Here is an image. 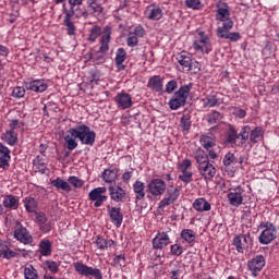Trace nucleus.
Listing matches in <instances>:
<instances>
[{
    "mask_svg": "<svg viewBox=\"0 0 279 279\" xmlns=\"http://www.w3.org/2000/svg\"><path fill=\"white\" fill-rule=\"evenodd\" d=\"M191 88H193V84L183 85L173 94L169 101L170 110H178L182 108V106H186V99H189Z\"/></svg>",
    "mask_w": 279,
    "mask_h": 279,
    "instance_id": "f257e3e1",
    "label": "nucleus"
},
{
    "mask_svg": "<svg viewBox=\"0 0 279 279\" xmlns=\"http://www.w3.org/2000/svg\"><path fill=\"white\" fill-rule=\"evenodd\" d=\"M111 34H112V28L107 26L105 28L104 34H102L101 39H100L99 51L94 52L90 57L93 62H97V64L104 62V60L106 58V52L108 51V49H110L109 45H110Z\"/></svg>",
    "mask_w": 279,
    "mask_h": 279,
    "instance_id": "f03ea898",
    "label": "nucleus"
},
{
    "mask_svg": "<svg viewBox=\"0 0 279 279\" xmlns=\"http://www.w3.org/2000/svg\"><path fill=\"white\" fill-rule=\"evenodd\" d=\"M76 132V136L78 141H81L82 145H89L93 147L95 145V138H97V134L95 131H90V128L86 124H82L74 128Z\"/></svg>",
    "mask_w": 279,
    "mask_h": 279,
    "instance_id": "7ed1b4c3",
    "label": "nucleus"
},
{
    "mask_svg": "<svg viewBox=\"0 0 279 279\" xmlns=\"http://www.w3.org/2000/svg\"><path fill=\"white\" fill-rule=\"evenodd\" d=\"M14 236L20 243H23L24 245H32L34 243V236L29 234V231L19 220L15 221L14 227Z\"/></svg>",
    "mask_w": 279,
    "mask_h": 279,
    "instance_id": "20e7f679",
    "label": "nucleus"
},
{
    "mask_svg": "<svg viewBox=\"0 0 279 279\" xmlns=\"http://www.w3.org/2000/svg\"><path fill=\"white\" fill-rule=\"evenodd\" d=\"M216 21H221L223 23L222 27H218V29H232V27H234V22L230 19V10L228 7L218 8Z\"/></svg>",
    "mask_w": 279,
    "mask_h": 279,
    "instance_id": "39448f33",
    "label": "nucleus"
},
{
    "mask_svg": "<svg viewBox=\"0 0 279 279\" xmlns=\"http://www.w3.org/2000/svg\"><path fill=\"white\" fill-rule=\"evenodd\" d=\"M75 271L80 274L81 276H93L95 279H104V276L101 275V270L98 268H93L90 266H87L83 263H76L74 265Z\"/></svg>",
    "mask_w": 279,
    "mask_h": 279,
    "instance_id": "423d86ee",
    "label": "nucleus"
},
{
    "mask_svg": "<svg viewBox=\"0 0 279 279\" xmlns=\"http://www.w3.org/2000/svg\"><path fill=\"white\" fill-rule=\"evenodd\" d=\"M253 243L254 240L250 234H240L233 239V245L240 254H243L245 250L252 247Z\"/></svg>",
    "mask_w": 279,
    "mask_h": 279,
    "instance_id": "0eeeda50",
    "label": "nucleus"
},
{
    "mask_svg": "<svg viewBox=\"0 0 279 279\" xmlns=\"http://www.w3.org/2000/svg\"><path fill=\"white\" fill-rule=\"evenodd\" d=\"M265 228L266 230L259 234L258 239L262 245H269L278 236V231H276V227L272 223H266Z\"/></svg>",
    "mask_w": 279,
    "mask_h": 279,
    "instance_id": "6e6552de",
    "label": "nucleus"
},
{
    "mask_svg": "<svg viewBox=\"0 0 279 279\" xmlns=\"http://www.w3.org/2000/svg\"><path fill=\"white\" fill-rule=\"evenodd\" d=\"M178 197H180V187L168 189L163 199L159 203V208H167V206H171V204L178 202Z\"/></svg>",
    "mask_w": 279,
    "mask_h": 279,
    "instance_id": "1a4fd4ad",
    "label": "nucleus"
},
{
    "mask_svg": "<svg viewBox=\"0 0 279 279\" xmlns=\"http://www.w3.org/2000/svg\"><path fill=\"white\" fill-rule=\"evenodd\" d=\"M243 193H245V190L241 186L229 190L228 199L231 206L238 207L243 204Z\"/></svg>",
    "mask_w": 279,
    "mask_h": 279,
    "instance_id": "9d476101",
    "label": "nucleus"
},
{
    "mask_svg": "<svg viewBox=\"0 0 279 279\" xmlns=\"http://www.w3.org/2000/svg\"><path fill=\"white\" fill-rule=\"evenodd\" d=\"M198 173L205 181L213 182V178L217 174V169L210 161H208L207 163L198 166Z\"/></svg>",
    "mask_w": 279,
    "mask_h": 279,
    "instance_id": "9b49d317",
    "label": "nucleus"
},
{
    "mask_svg": "<svg viewBox=\"0 0 279 279\" xmlns=\"http://www.w3.org/2000/svg\"><path fill=\"white\" fill-rule=\"evenodd\" d=\"M110 199L116 202L117 204H123L126 202V193L123 187L117 186H109L108 187Z\"/></svg>",
    "mask_w": 279,
    "mask_h": 279,
    "instance_id": "f8f14e48",
    "label": "nucleus"
},
{
    "mask_svg": "<svg viewBox=\"0 0 279 279\" xmlns=\"http://www.w3.org/2000/svg\"><path fill=\"white\" fill-rule=\"evenodd\" d=\"M148 191L155 197H158V195H162L167 191V183L162 179H154L148 184Z\"/></svg>",
    "mask_w": 279,
    "mask_h": 279,
    "instance_id": "ddd939ff",
    "label": "nucleus"
},
{
    "mask_svg": "<svg viewBox=\"0 0 279 279\" xmlns=\"http://www.w3.org/2000/svg\"><path fill=\"white\" fill-rule=\"evenodd\" d=\"M171 243V238L167 232H158L156 236L153 239V247L154 250H165L167 245Z\"/></svg>",
    "mask_w": 279,
    "mask_h": 279,
    "instance_id": "4468645a",
    "label": "nucleus"
},
{
    "mask_svg": "<svg viewBox=\"0 0 279 279\" xmlns=\"http://www.w3.org/2000/svg\"><path fill=\"white\" fill-rule=\"evenodd\" d=\"M64 17L63 25L69 36H75L77 33V26H75V22H73V13L69 12V10L63 9Z\"/></svg>",
    "mask_w": 279,
    "mask_h": 279,
    "instance_id": "2eb2a0df",
    "label": "nucleus"
},
{
    "mask_svg": "<svg viewBox=\"0 0 279 279\" xmlns=\"http://www.w3.org/2000/svg\"><path fill=\"white\" fill-rule=\"evenodd\" d=\"M193 59V54L187 51H181L175 56L177 62L182 66L183 72L191 71V60Z\"/></svg>",
    "mask_w": 279,
    "mask_h": 279,
    "instance_id": "dca6fc26",
    "label": "nucleus"
},
{
    "mask_svg": "<svg viewBox=\"0 0 279 279\" xmlns=\"http://www.w3.org/2000/svg\"><path fill=\"white\" fill-rule=\"evenodd\" d=\"M76 138H77V133L75 131V128L69 129L64 136V142L66 145V149H69V151H73V149H77Z\"/></svg>",
    "mask_w": 279,
    "mask_h": 279,
    "instance_id": "f3484780",
    "label": "nucleus"
},
{
    "mask_svg": "<svg viewBox=\"0 0 279 279\" xmlns=\"http://www.w3.org/2000/svg\"><path fill=\"white\" fill-rule=\"evenodd\" d=\"M114 101L120 110L132 108V96L130 94L120 93L116 96Z\"/></svg>",
    "mask_w": 279,
    "mask_h": 279,
    "instance_id": "a211bd4d",
    "label": "nucleus"
},
{
    "mask_svg": "<svg viewBox=\"0 0 279 279\" xmlns=\"http://www.w3.org/2000/svg\"><path fill=\"white\" fill-rule=\"evenodd\" d=\"M107 210L111 222L114 223L117 228H121V223H123V214L121 213V208L108 206Z\"/></svg>",
    "mask_w": 279,
    "mask_h": 279,
    "instance_id": "6ab92c4d",
    "label": "nucleus"
},
{
    "mask_svg": "<svg viewBox=\"0 0 279 279\" xmlns=\"http://www.w3.org/2000/svg\"><path fill=\"white\" fill-rule=\"evenodd\" d=\"M193 48L196 51H202V53H210L213 51V46L210 45V39L208 37H202L193 43Z\"/></svg>",
    "mask_w": 279,
    "mask_h": 279,
    "instance_id": "aec40b11",
    "label": "nucleus"
},
{
    "mask_svg": "<svg viewBox=\"0 0 279 279\" xmlns=\"http://www.w3.org/2000/svg\"><path fill=\"white\" fill-rule=\"evenodd\" d=\"M265 267V257L263 255H257L255 258L248 262V269L256 276L257 271H260Z\"/></svg>",
    "mask_w": 279,
    "mask_h": 279,
    "instance_id": "412c9836",
    "label": "nucleus"
},
{
    "mask_svg": "<svg viewBox=\"0 0 279 279\" xmlns=\"http://www.w3.org/2000/svg\"><path fill=\"white\" fill-rule=\"evenodd\" d=\"M231 28H217L218 38H226L231 40V43H236L241 40V34L239 33H229Z\"/></svg>",
    "mask_w": 279,
    "mask_h": 279,
    "instance_id": "4be33fe9",
    "label": "nucleus"
},
{
    "mask_svg": "<svg viewBox=\"0 0 279 279\" xmlns=\"http://www.w3.org/2000/svg\"><path fill=\"white\" fill-rule=\"evenodd\" d=\"M145 14L149 21H160V19H162V9L150 4L147 7Z\"/></svg>",
    "mask_w": 279,
    "mask_h": 279,
    "instance_id": "5701e85b",
    "label": "nucleus"
},
{
    "mask_svg": "<svg viewBox=\"0 0 279 279\" xmlns=\"http://www.w3.org/2000/svg\"><path fill=\"white\" fill-rule=\"evenodd\" d=\"M147 88L154 90L155 93H165L162 90V77L160 75H154L148 80Z\"/></svg>",
    "mask_w": 279,
    "mask_h": 279,
    "instance_id": "b1692460",
    "label": "nucleus"
},
{
    "mask_svg": "<svg viewBox=\"0 0 279 279\" xmlns=\"http://www.w3.org/2000/svg\"><path fill=\"white\" fill-rule=\"evenodd\" d=\"M10 167V149L3 144H0V169Z\"/></svg>",
    "mask_w": 279,
    "mask_h": 279,
    "instance_id": "393cba45",
    "label": "nucleus"
},
{
    "mask_svg": "<svg viewBox=\"0 0 279 279\" xmlns=\"http://www.w3.org/2000/svg\"><path fill=\"white\" fill-rule=\"evenodd\" d=\"M88 198L90 199V202H95L94 203L95 208H99L100 206H104V202L108 201V196L101 195L95 190H92L89 192Z\"/></svg>",
    "mask_w": 279,
    "mask_h": 279,
    "instance_id": "a878e982",
    "label": "nucleus"
},
{
    "mask_svg": "<svg viewBox=\"0 0 279 279\" xmlns=\"http://www.w3.org/2000/svg\"><path fill=\"white\" fill-rule=\"evenodd\" d=\"M104 8L101 7V0H87V13L88 14H101Z\"/></svg>",
    "mask_w": 279,
    "mask_h": 279,
    "instance_id": "bb28decb",
    "label": "nucleus"
},
{
    "mask_svg": "<svg viewBox=\"0 0 279 279\" xmlns=\"http://www.w3.org/2000/svg\"><path fill=\"white\" fill-rule=\"evenodd\" d=\"M3 206L4 208H9V210H16L20 206L19 197L12 194L4 196Z\"/></svg>",
    "mask_w": 279,
    "mask_h": 279,
    "instance_id": "cd10ccee",
    "label": "nucleus"
},
{
    "mask_svg": "<svg viewBox=\"0 0 279 279\" xmlns=\"http://www.w3.org/2000/svg\"><path fill=\"white\" fill-rule=\"evenodd\" d=\"M125 58H128V52L125 49L119 48L116 52V65L119 71H125V65H123Z\"/></svg>",
    "mask_w": 279,
    "mask_h": 279,
    "instance_id": "c85d7f7f",
    "label": "nucleus"
},
{
    "mask_svg": "<svg viewBox=\"0 0 279 279\" xmlns=\"http://www.w3.org/2000/svg\"><path fill=\"white\" fill-rule=\"evenodd\" d=\"M27 90H34V93H45L47 90V84L45 81H32L26 85Z\"/></svg>",
    "mask_w": 279,
    "mask_h": 279,
    "instance_id": "c756f323",
    "label": "nucleus"
},
{
    "mask_svg": "<svg viewBox=\"0 0 279 279\" xmlns=\"http://www.w3.org/2000/svg\"><path fill=\"white\" fill-rule=\"evenodd\" d=\"M194 210H197V213H204L210 210V203L206 201V198H197L193 203Z\"/></svg>",
    "mask_w": 279,
    "mask_h": 279,
    "instance_id": "7c9ffc66",
    "label": "nucleus"
},
{
    "mask_svg": "<svg viewBox=\"0 0 279 279\" xmlns=\"http://www.w3.org/2000/svg\"><path fill=\"white\" fill-rule=\"evenodd\" d=\"M51 185L54 186L57 191H65V193H71V185L69 184V182L60 178L52 180Z\"/></svg>",
    "mask_w": 279,
    "mask_h": 279,
    "instance_id": "2f4dec72",
    "label": "nucleus"
},
{
    "mask_svg": "<svg viewBox=\"0 0 279 279\" xmlns=\"http://www.w3.org/2000/svg\"><path fill=\"white\" fill-rule=\"evenodd\" d=\"M133 191L135 193V199L141 201L145 199V183L136 181L133 184Z\"/></svg>",
    "mask_w": 279,
    "mask_h": 279,
    "instance_id": "473e14b6",
    "label": "nucleus"
},
{
    "mask_svg": "<svg viewBox=\"0 0 279 279\" xmlns=\"http://www.w3.org/2000/svg\"><path fill=\"white\" fill-rule=\"evenodd\" d=\"M194 158H195L198 167H202V165H206V163L210 162L208 160V155L202 148L196 149V151L194 153Z\"/></svg>",
    "mask_w": 279,
    "mask_h": 279,
    "instance_id": "72a5a7b5",
    "label": "nucleus"
},
{
    "mask_svg": "<svg viewBox=\"0 0 279 279\" xmlns=\"http://www.w3.org/2000/svg\"><path fill=\"white\" fill-rule=\"evenodd\" d=\"M203 108H215L219 106V98L216 95H208L205 98L201 99Z\"/></svg>",
    "mask_w": 279,
    "mask_h": 279,
    "instance_id": "f704fd0d",
    "label": "nucleus"
},
{
    "mask_svg": "<svg viewBox=\"0 0 279 279\" xmlns=\"http://www.w3.org/2000/svg\"><path fill=\"white\" fill-rule=\"evenodd\" d=\"M250 141L251 143H259V141H263L264 132L260 126H256L254 130L250 132Z\"/></svg>",
    "mask_w": 279,
    "mask_h": 279,
    "instance_id": "c9c22d12",
    "label": "nucleus"
},
{
    "mask_svg": "<svg viewBox=\"0 0 279 279\" xmlns=\"http://www.w3.org/2000/svg\"><path fill=\"white\" fill-rule=\"evenodd\" d=\"M95 244L98 250H110V247L114 245V241L98 236L95 241Z\"/></svg>",
    "mask_w": 279,
    "mask_h": 279,
    "instance_id": "e433bc0d",
    "label": "nucleus"
},
{
    "mask_svg": "<svg viewBox=\"0 0 279 279\" xmlns=\"http://www.w3.org/2000/svg\"><path fill=\"white\" fill-rule=\"evenodd\" d=\"M24 207L28 213H36V208H38V201L34 197L24 198Z\"/></svg>",
    "mask_w": 279,
    "mask_h": 279,
    "instance_id": "4c0bfd02",
    "label": "nucleus"
},
{
    "mask_svg": "<svg viewBox=\"0 0 279 279\" xmlns=\"http://www.w3.org/2000/svg\"><path fill=\"white\" fill-rule=\"evenodd\" d=\"M39 254H41V256H51V241L43 240L39 243Z\"/></svg>",
    "mask_w": 279,
    "mask_h": 279,
    "instance_id": "58836bf2",
    "label": "nucleus"
},
{
    "mask_svg": "<svg viewBox=\"0 0 279 279\" xmlns=\"http://www.w3.org/2000/svg\"><path fill=\"white\" fill-rule=\"evenodd\" d=\"M181 239H183L185 243H195V239H196L195 231L191 229H183L181 231Z\"/></svg>",
    "mask_w": 279,
    "mask_h": 279,
    "instance_id": "ea45409f",
    "label": "nucleus"
},
{
    "mask_svg": "<svg viewBox=\"0 0 279 279\" xmlns=\"http://www.w3.org/2000/svg\"><path fill=\"white\" fill-rule=\"evenodd\" d=\"M14 256H16V253L10 250L8 245L5 244L0 245V258H14Z\"/></svg>",
    "mask_w": 279,
    "mask_h": 279,
    "instance_id": "a19ab883",
    "label": "nucleus"
},
{
    "mask_svg": "<svg viewBox=\"0 0 279 279\" xmlns=\"http://www.w3.org/2000/svg\"><path fill=\"white\" fill-rule=\"evenodd\" d=\"M201 145L204 147V149H213L215 147V140L208 135H202L201 136Z\"/></svg>",
    "mask_w": 279,
    "mask_h": 279,
    "instance_id": "79ce46f5",
    "label": "nucleus"
},
{
    "mask_svg": "<svg viewBox=\"0 0 279 279\" xmlns=\"http://www.w3.org/2000/svg\"><path fill=\"white\" fill-rule=\"evenodd\" d=\"M102 180L108 184L117 180V172L114 170L107 169L102 172Z\"/></svg>",
    "mask_w": 279,
    "mask_h": 279,
    "instance_id": "37998d69",
    "label": "nucleus"
},
{
    "mask_svg": "<svg viewBox=\"0 0 279 279\" xmlns=\"http://www.w3.org/2000/svg\"><path fill=\"white\" fill-rule=\"evenodd\" d=\"M222 119H223V116H221L219 111H214L208 114V123H210V125H215L219 123V121H221Z\"/></svg>",
    "mask_w": 279,
    "mask_h": 279,
    "instance_id": "c03bdc74",
    "label": "nucleus"
},
{
    "mask_svg": "<svg viewBox=\"0 0 279 279\" xmlns=\"http://www.w3.org/2000/svg\"><path fill=\"white\" fill-rule=\"evenodd\" d=\"M4 141L8 143V145H16V133H14V130H10L7 133H4Z\"/></svg>",
    "mask_w": 279,
    "mask_h": 279,
    "instance_id": "a18cd8bd",
    "label": "nucleus"
},
{
    "mask_svg": "<svg viewBox=\"0 0 279 279\" xmlns=\"http://www.w3.org/2000/svg\"><path fill=\"white\" fill-rule=\"evenodd\" d=\"M45 265L46 269H48V271H51V274H58V271H60V264L54 260H46Z\"/></svg>",
    "mask_w": 279,
    "mask_h": 279,
    "instance_id": "49530a36",
    "label": "nucleus"
},
{
    "mask_svg": "<svg viewBox=\"0 0 279 279\" xmlns=\"http://www.w3.org/2000/svg\"><path fill=\"white\" fill-rule=\"evenodd\" d=\"M89 32L90 34H89L88 40L90 43H95V40H97V38L101 36V27L99 26H94L93 28H90Z\"/></svg>",
    "mask_w": 279,
    "mask_h": 279,
    "instance_id": "de8ad7c7",
    "label": "nucleus"
},
{
    "mask_svg": "<svg viewBox=\"0 0 279 279\" xmlns=\"http://www.w3.org/2000/svg\"><path fill=\"white\" fill-rule=\"evenodd\" d=\"M236 138H239V133L236 132V129H234V126H230L229 132H228L227 141L231 145H234V143H236Z\"/></svg>",
    "mask_w": 279,
    "mask_h": 279,
    "instance_id": "09e8293b",
    "label": "nucleus"
},
{
    "mask_svg": "<svg viewBox=\"0 0 279 279\" xmlns=\"http://www.w3.org/2000/svg\"><path fill=\"white\" fill-rule=\"evenodd\" d=\"M182 174L179 175V180H181V182H184L185 184H191V182H193V172L185 170V171H181Z\"/></svg>",
    "mask_w": 279,
    "mask_h": 279,
    "instance_id": "8fccbe9b",
    "label": "nucleus"
},
{
    "mask_svg": "<svg viewBox=\"0 0 279 279\" xmlns=\"http://www.w3.org/2000/svg\"><path fill=\"white\" fill-rule=\"evenodd\" d=\"M24 277L25 279H38V275L36 274V269H34V266H28L24 268Z\"/></svg>",
    "mask_w": 279,
    "mask_h": 279,
    "instance_id": "3c124183",
    "label": "nucleus"
},
{
    "mask_svg": "<svg viewBox=\"0 0 279 279\" xmlns=\"http://www.w3.org/2000/svg\"><path fill=\"white\" fill-rule=\"evenodd\" d=\"M68 182L74 186V189H82L84 181L77 177H69Z\"/></svg>",
    "mask_w": 279,
    "mask_h": 279,
    "instance_id": "603ef678",
    "label": "nucleus"
},
{
    "mask_svg": "<svg viewBox=\"0 0 279 279\" xmlns=\"http://www.w3.org/2000/svg\"><path fill=\"white\" fill-rule=\"evenodd\" d=\"M250 132H252V128H250V125L243 126L242 131L238 134V138H241V141H247V138H250Z\"/></svg>",
    "mask_w": 279,
    "mask_h": 279,
    "instance_id": "864d4df0",
    "label": "nucleus"
},
{
    "mask_svg": "<svg viewBox=\"0 0 279 279\" xmlns=\"http://www.w3.org/2000/svg\"><path fill=\"white\" fill-rule=\"evenodd\" d=\"M222 162L226 167H230V165H234V162H236V157H234V154L228 153L225 156Z\"/></svg>",
    "mask_w": 279,
    "mask_h": 279,
    "instance_id": "5fc2aeb1",
    "label": "nucleus"
},
{
    "mask_svg": "<svg viewBox=\"0 0 279 279\" xmlns=\"http://www.w3.org/2000/svg\"><path fill=\"white\" fill-rule=\"evenodd\" d=\"M181 128L183 132H189L191 130V118L187 116H183L181 118Z\"/></svg>",
    "mask_w": 279,
    "mask_h": 279,
    "instance_id": "6e6d98bb",
    "label": "nucleus"
},
{
    "mask_svg": "<svg viewBox=\"0 0 279 279\" xmlns=\"http://www.w3.org/2000/svg\"><path fill=\"white\" fill-rule=\"evenodd\" d=\"M184 248L180 244H173L170 247V253L172 254V256H182Z\"/></svg>",
    "mask_w": 279,
    "mask_h": 279,
    "instance_id": "4d7b16f0",
    "label": "nucleus"
},
{
    "mask_svg": "<svg viewBox=\"0 0 279 279\" xmlns=\"http://www.w3.org/2000/svg\"><path fill=\"white\" fill-rule=\"evenodd\" d=\"M12 97H15L16 99H21V97H25V88L21 86L14 87L12 90Z\"/></svg>",
    "mask_w": 279,
    "mask_h": 279,
    "instance_id": "13d9d810",
    "label": "nucleus"
},
{
    "mask_svg": "<svg viewBox=\"0 0 279 279\" xmlns=\"http://www.w3.org/2000/svg\"><path fill=\"white\" fill-rule=\"evenodd\" d=\"M175 88H178V81L172 80L166 84L165 93H168V95H171V93H173Z\"/></svg>",
    "mask_w": 279,
    "mask_h": 279,
    "instance_id": "bf43d9fd",
    "label": "nucleus"
},
{
    "mask_svg": "<svg viewBox=\"0 0 279 279\" xmlns=\"http://www.w3.org/2000/svg\"><path fill=\"white\" fill-rule=\"evenodd\" d=\"M113 264H114V267H125V255L123 254L117 255L113 258Z\"/></svg>",
    "mask_w": 279,
    "mask_h": 279,
    "instance_id": "052dcab7",
    "label": "nucleus"
},
{
    "mask_svg": "<svg viewBox=\"0 0 279 279\" xmlns=\"http://www.w3.org/2000/svg\"><path fill=\"white\" fill-rule=\"evenodd\" d=\"M186 8H191L192 10H199L202 5V1L199 0H185Z\"/></svg>",
    "mask_w": 279,
    "mask_h": 279,
    "instance_id": "680f3d73",
    "label": "nucleus"
},
{
    "mask_svg": "<svg viewBox=\"0 0 279 279\" xmlns=\"http://www.w3.org/2000/svg\"><path fill=\"white\" fill-rule=\"evenodd\" d=\"M128 47H136L138 45V37L131 33L126 39Z\"/></svg>",
    "mask_w": 279,
    "mask_h": 279,
    "instance_id": "e2e57ef3",
    "label": "nucleus"
},
{
    "mask_svg": "<svg viewBox=\"0 0 279 279\" xmlns=\"http://www.w3.org/2000/svg\"><path fill=\"white\" fill-rule=\"evenodd\" d=\"M75 13H73V16H75L76 19H82V16L84 19H88V11H82V9L80 7H74Z\"/></svg>",
    "mask_w": 279,
    "mask_h": 279,
    "instance_id": "0e129e2a",
    "label": "nucleus"
},
{
    "mask_svg": "<svg viewBox=\"0 0 279 279\" xmlns=\"http://www.w3.org/2000/svg\"><path fill=\"white\" fill-rule=\"evenodd\" d=\"M69 4L71 5L70 10H68L70 13L75 14V8L77 5H82L84 3V0H68Z\"/></svg>",
    "mask_w": 279,
    "mask_h": 279,
    "instance_id": "69168bd1",
    "label": "nucleus"
},
{
    "mask_svg": "<svg viewBox=\"0 0 279 279\" xmlns=\"http://www.w3.org/2000/svg\"><path fill=\"white\" fill-rule=\"evenodd\" d=\"M190 71L193 73H198L201 71L199 62L191 60Z\"/></svg>",
    "mask_w": 279,
    "mask_h": 279,
    "instance_id": "338daca9",
    "label": "nucleus"
},
{
    "mask_svg": "<svg viewBox=\"0 0 279 279\" xmlns=\"http://www.w3.org/2000/svg\"><path fill=\"white\" fill-rule=\"evenodd\" d=\"M192 162L190 159H185L182 161V163L179 166L181 171H189V168L191 167Z\"/></svg>",
    "mask_w": 279,
    "mask_h": 279,
    "instance_id": "774afa93",
    "label": "nucleus"
}]
</instances>
